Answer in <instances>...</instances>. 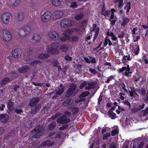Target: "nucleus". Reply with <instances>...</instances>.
Instances as JSON below:
<instances>
[{"label": "nucleus", "mask_w": 148, "mask_h": 148, "mask_svg": "<svg viewBox=\"0 0 148 148\" xmlns=\"http://www.w3.org/2000/svg\"><path fill=\"white\" fill-rule=\"evenodd\" d=\"M117 20V18L114 14H112L111 15L109 19V21L110 22V24L111 26L113 27L114 25Z\"/></svg>", "instance_id": "obj_19"}, {"label": "nucleus", "mask_w": 148, "mask_h": 148, "mask_svg": "<svg viewBox=\"0 0 148 148\" xmlns=\"http://www.w3.org/2000/svg\"><path fill=\"white\" fill-rule=\"evenodd\" d=\"M139 90H140V93L141 95L143 96V100L146 101H148V91L146 93L145 89L143 88Z\"/></svg>", "instance_id": "obj_15"}, {"label": "nucleus", "mask_w": 148, "mask_h": 148, "mask_svg": "<svg viewBox=\"0 0 148 148\" xmlns=\"http://www.w3.org/2000/svg\"><path fill=\"white\" fill-rule=\"evenodd\" d=\"M110 36L112 37L111 39L112 40H113L116 41H118V39L117 37L115 35H114L113 33L112 32H111Z\"/></svg>", "instance_id": "obj_47"}, {"label": "nucleus", "mask_w": 148, "mask_h": 148, "mask_svg": "<svg viewBox=\"0 0 148 148\" xmlns=\"http://www.w3.org/2000/svg\"><path fill=\"white\" fill-rule=\"evenodd\" d=\"M111 12L110 10H103L101 12V14L105 16H108Z\"/></svg>", "instance_id": "obj_40"}, {"label": "nucleus", "mask_w": 148, "mask_h": 148, "mask_svg": "<svg viewBox=\"0 0 148 148\" xmlns=\"http://www.w3.org/2000/svg\"><path fill=\"white\" fill-rule=\"evenodd\" d=\"M132 36L134 40V42L138 41L140 37V36H136V38L134 35H133Z\"/></svg>", "instance_id": "obj_64"}, {"label": "nucleus", "mask_w": 148, "mask_h": 148, "mask_svg": "<svg viewBox=\"0 0 148 148\" xmlns=\"http://www.w3.org/2000/svg\"><path fill=\"white\" fill-rule=\"evenodd\" d=\"M21 54V51L18 48H16L12 51V56L15 58H19Z\"/></svg>", "instance_id": "obj_13"}, {"label": "nucleus", "mask_w": 148, "mask_h": 148, "mask_svg": "<svg viewBox=\"0 0 148 148\" xmlns=\"http://www.w3.org/2000/svg\"><path fill=\"white\" fill-rule=\"evenodd\" d=\"M77 85L74 83H71L69 84V87L66 93V97L69 98L75 96L79 92V90L77 89Z\"/></svg>", "instance_id": "obj_1"}, {"label": "nucleus", "mask_w": 148, "mask_h": 148, "mask_svg": "<svg viewBox=\"0 0 148 148\" xmlns=\"http://www.w3.org/2000/svg\"><path fill=\"white\" fill-rule=\"evenodd\" d=\"M148 114V108H147L145 110L142 111L140 113L142 116H147Z\"/></svg>", "instance_id": "obj_43"}, {"label": "nucleus", "mask_w": 148, "mask_h": 148, "mask_svg": "<svg viewBox=\"0 0 148 148\" xmlns=\"http://www.w3.org/2000/svg\"><path fill=\"white\" fill-rule=\"evenodd\" d=\"M7 107L8 109L10 111L13 110L14 108V103L12 101V100L10 99L8 103Z\"/></svg>", "instance_id": "obj_28"}, {"label": "nucleus", "mask_w": 148, "mask_h": 148, "mask_svg": "<svg viewBox=\"0 0 148 148\" xmlns=\"http://www.w3.org/2000/svg\"><path fill=\"white\" fill-rule=\"evenodd\" d=\"M31 31L30 27L26 25L21 27L19 29V34L22 36H25L29 34Z\"/></svg>", "instance_id": "obj_5"}, {"label": "nucleus", "mask_w": 148, "mask_h": 148, "mask_svg": "<svg viewBox=\"0 0 148 148\" xmlns=\"http://www.w3.org/2000/svg\"><path fill=\"white\" fill-rule=\"evenodd\" d=\"M139 51V47L138 46L134 50V52L136 55L138 54Z\"/></svg>", "instance_id": "obj_63"}, {"label": "nucleus", "mask_w": 148, "mask_h": 148, "mask_svg": "<svg viewBox=\"0 0 148 148\" xmlns=\"http://www.w3.org/2000/svg\"><path fill=\"white\" fill-rule=\"evenodd\" d=\"M123 103L124 104L127 105L129 106V108H131V104L128 101L125 100L124 101Z\"/></svg>", "instance_id": "obj_52"}, {"label": "nucleus", "mask_w": 148, "mask_h": 148, "mask_svg": "<svg viewBox=\"0 0 148 148\" xmlns=\"http://www.w3.org/2000/svg\"><path fill=\"white\" fill-rule=\"evenodd\" d=\"M90 94L88 91H86L82 92L79 96V98L84 97L88 96Z\"/></svg>", "instance_id": "obj_39"}, {"label": "nucleus", "mask_w": 148, "mask_h": 148, "mask_svg": "<svg viewBox=\"0 0 148 148\" xmlns=\"http://www.w3.org/2000/svg\"><path fill=\"white\" fill-rule=\"evenodd\" d=\"M88 23L87 20H84L81 23V25L82 27H85L86 26Z\"/></svg>", "instance_id": "obj_55"}, {"label": "nucleus", "mask_w": 148, "mask_h": 148, "mask_svg": "<svg viewBox=\"0 0 148 148\" xmlns=\"http://www.w3.org/2000/svg\"><path fill=\"white\" fill-rule=\"evenodd\" d=\"M140 110L139 108L137 107H135L131 110V111L132 113H136Z\"/></svg>", "instance_id": "obj_56"}, {"label": "nucleus", "mask_w": 148, "mask_h": 148, "mask_svg": "<svg viewBox=\"0 0 148 148\" xmlns=\"http://www.w3.org/2000/svg\"><path fill=\"white\" fill-rule=\"evenodd\" d=\"M24 13L22 12H19L18 15V19L20 21H23L24 19Z\"/></svg>", "instance_id": "obj_38"}, {"label": "nucleus", "mask_w": 148, "mask_h": 148, "mask_svg": "<svg viewBox=\"0 0 148 148\" xmlns=\"http://www.w3.org/2000/svg\"><path fill=\"white\" fill-rule=\"evenodd\" d=\"M77 3L76 2H74L71 3L70 6V7L73 8H75L77 7Z\"/></svg>", "instance_id": "obj_62"}, {"label": "nucleus", "mask_w": 148, "mask_h": 148, "mask_svg": "<svg viewBox=\"0 0 148 148\" xmlns=\"http://www.w3.org/2000/svg\"><path fill=\"white\" fill-rule=\"evenodd\" d=\"M49 38L51 40H57L59 38V33L54 31H51L48 34Z\"/></svg>", "instance_id": "obj_7"}, {"label": "nucleus", "mask_w": 148, "mask_h": 148, "mask_svg": "<svg viewBox=\"0 0 148 148\" xmlns=\"http://www.w3.org/2000/svg\"><path fill=\"white\" fill-rule=\"evenodd\" d=\"M95 84V83L94 82L88 83V85L85 87V89L86 90H89L90 89L93 88Z\"/></svg>", "instance_id": "obj_31"}, {"label": "nucleus", "mask_w": 148, "mask_h": 148, "mask_svg": "<svg viewBox=\"0 0 148 148\" xmlns=\"http://www.w3.org/2000/svg\"><path fill=\"white\" fill-rule=\"evenodd\" d=\"M123 0H114L113 3H118V7L120 8H121L123 5Z\"/></svg>", "instance_id": "obj_30"}, {"label": "nucleus", "mask_w": 148, "mask_h": 148, "mask_svg": "<svg viewBox=\"0 0 148 148\" xmlns=\"http://www.w3.org/2000/svg\"><path fill=\"white\" fill-rule=\"evenodd\" d=\"M62 115L61 113L60 112H57L56 113L55 115H52L50 118L51 119L54 120L55 119L58 118Z\"/></svg>", "instance_id": "obj_42"}, {"label": "nucleus", "mask_w": 148, "mask_h": 148, "mask_svg": "<svg viewBox=\"0 0 148 148\" xmlns=\"http://www.w3.org/2000/svg\"><path fill=\"white\" fill-rule=\"evenodd\" d=\"M11 79L9 77H6L1 80L0 84L1 85H3L10 82Z\"/></svg>", "instance_id": "obj_27"}, {"label": "nucleus", "mask_w": 148, "mask_h": 148, "mask_svg": "<svg viewBox=\"0 0 148 148\" xmlns=\"http://www.w3.org/2000/svg\"><path fill=\"white\" fill-rule=\"evenodd\" d=\"M64 87L61 88L58 87L55 90L56 93L57 95H60L64 92Z\"/></svg>", "instance_id": "obj_29"}, {"label": "nucleus", "mask_w": 148, "mask_h": 148, "mask_svg": "<svg viewBox=\"0 0 148 148\" xmlns=\"http://www.w3.org/2000/svg\"><path fill=\"white\" fill-rule=\"evenodd\" d=\"M124 33L123 32H121L118 35V37L120 38H122L124 37Z\"/></svg>", "instance_id": "obj_54"}, {"label": "nucleus", "mask_w": 148, "mask_h": 148, "mask_svg": "<svg viewBox=\"0 0 148 148\" xmlns=\"http://www.w3.org/2000/svg\"><path fill=\"white\" fill-rule=\"evenodd\" d=\"M10 1L11 3L10 6L16 7L20 4L21 0H10Z\"/></svg>", "instance_id": "obj_24"}, {"label": "nucleus", "mask_w": 148, "mask_h": 148, "mask_svg": "<svg viewBox=\"0 0 148 148\" xmlns=\"http://www.w3.org/2000/svg\"><path fill=\"white\" fill-rule=\"evenodd\" d=\"M123 59L125 61L126 60L130 61L131 60L130 56L128 54L127 56H124L123 57Z\"/></svg>", "instance_id": "obj_48"}, {"label": "nucleus", "mask_w": 148, "mask_h": 148, "mask_svg": "<svg viewBox=\"0 0 148 148\" xmlns=\"http://www.w3.org/2000/svg\"><path fill=\"white\" fill-rule=\"evenodd\" d=\"M3 39L5 41H9L11 40L12 36L10 33L7 31H3V35L2 36Z\"/></svg>", "instance_id": "obj_11"}, {"label": "nucleus", "mask_w": 148, "mask_h": 148, "mask_svg": "<svg viewBox=\"0 0 148 148\" xmlns=\"http://www.w3.org/2000/svg\"><path fill=\"white\" fill-rule=\"evenodd\" d=\"M79 38L78 36H73L70 38L69 40L70 41L75 42H77L78 41Z\"/></svg>", "instance_id": "obj_37"}, {"label": "nucleus", "mask_w": 148, "mask_h": 148, "mask_svg": "<svg viewBox=\"0 0 148 148\" xmlns=\"http://www.w3.org/2000/svg\"><path fill=\"white\" fill-rule=\"evenodd\" d=\"M130 21V18H127L125 16H123L122 17V21L121 25L123 26L126 25Z\"/></svg>", "instance_id": "obj_25"}, {"label": "nucleus", "mask_w": 148, "mask_h": 148, "mask_svg": "<svg viewBox=\"0 0 148 148\" xmlns=\"http://www.w3.org/2000/svg\"><path fill=\"white\" fill-rule=\"evenodd\" d=\"M125 71H126L125 73L126 76L128 77H130L131 76V74L132 73V72H130V69L129 65H127V67H123L121 69H119L118 71L119 73H121Z\"/></svg>", "instance_id": "obj_10"}, {"label": "nucleus", "mask_w": 148, "mask_h": 148, "mask_svg": "<svg viewBox=\"0 0 148 148\" xmlns=\"http://www.w3.org/2000/svg\"><path fill=\"white\" fill-rule=\"evenodd\" d=\"M79 111V108L78 107H74L72 109V112L74 115H76Z\"/></svg>", "instance_id": "obj_41"}, {"label": "nucleus", "mask_w": 148, "mask_h": 148, "mask_svg": "<svg viewBox=\"0 0 148 148\" xmlns=\"http://www.w3.org/2000/svg\"><path fill=\"white\" fill-rule=\"evenodd\" d=\"M44 128L42 125H39L36 127L32 132V138H39L44 132Z\"/></svg>", "instance_id": "obj_2"}, {"label": "nucleus", "mask_w": 148, "mask_h": 148, "mask_svg": "<svg viewBox=\"0 0 148 148\" xmlns=\"http://www.w3.org/2000/svg\"><path fill=\"white\" fill-rule=\"evenodd\" d=\"M11 17L12 15L10 13L8 12L4 13L1 16V21L5 24H8L10 22V20Z\"/></svg>", "instance_id": "obj_6"}, {"label": "nucleus", "mask_w": 148, "mask_h": 148, "mask_svg": "<svg viewBox=\"0 0 148 148\" xmlns=\"http://www.w3.org/2000/svg\"><path fill=\"white\" fill-rule=\"evenodd\" d=\"M131 91H130L129 92L130 96L131 97H132L134 95V92H135V90L134 87H130Z\"/></svg>", "instance_id": "obj_45"}, {"label": "nucleus", "mask_w": 148, "mask_h": 148, "mask_svg": "<svg viewBox=\"0 0 148 148\" xmlns=\"http://www.w3.org/2000/svg\"><path fill=\"white\" fill-rule=\"evenodd\" d=\"M72 58L68 55L64 57V59L67 61H71L72 60Z\"/></svg>", "instance_id": "obj_59"}, {"label": "nucleus", "mask_w": 148, "mask_h": 148, "mask_svg": "<svg viewBox=\"0 0 148 148\" xmlns=\"http://www.w3.org/2000/svg\"><path fill=\"white\" fill-rule=\"evenodd\" d=\"M63 12L61 10H56L54 12L53 17L54 19H59L63 16Z\"/></svg>", "instance_id": "obj_16"}, {"label": "nucleus", "mask_w": 148, "mask_h": 148, "mask_svg": "<svg viewBox=\"0 0 148 148\" xmlns=\"http://www.w3.org/2000/svg\"><path fill=\"white\" fill-rule=\"evenodd\" d=\"M94 31L95 32L94 36L93 37V41L94 42L96 38H97L99 32V28L97 27L96 25L94 24L93 25V28L91 30V32H92Z\"/></svg>", "instance_id": "obj_12"}, {"label": "nucleus", "mask_w": 148, "mask_h": 148, "mask_svg": "<svg viewBox=\"0 0 148 148\" xmlns=\"http://www.w3.org/2000/svg\"><path fill=\"white\" fill-rule=\"evenodd\" d=\"M50 109V108L49 106H46L42 109V112H44V113L46 114L48 112V111Z\"/></svg>", "instance_id": "obj_46"}, {"label": "nucleus", "mask_w": 148, "mask_h": 148, "mask_svg": "<svg viewBox=\"0 0 148 148\" xmlns=\"http://www.w3.org/2000/svg\"><path fill=\"white\" fill-rule=\"evenodd\" d=\"M59 63L56 60H53L52 61V64L54 66L58 67V69H61V68L60 66L59 65Z\"/></svg>", "instance_id": "obj_32"}, {"label": "nucleus", "mask_w": 148, "mask_h": 148, "mask_svg": "<svg viewBox=\"0 0 148 148\" xmlns=\"http://www.w3.org/2000/svg\"><path fill=\"white\" fill-rule=\"evenodd\" d=\"M84 15L81 13H79L76 15L75 17V18L76 20H80L83 18Z\"/></svg>", "instance_id": "obj_36"}, {"label": "nucleus", "mask_w": 148, "mask_h": 148, "mask_svg": "<svg viewBox=\"0 0 148 148\" xmlns=\"http://www.w3.org/2000/svg\"><path fill=\"white\" fill-rule=\"evenodd\" d=\"M17 73L15 72H13L11 73L10 77L12 79H13L16 77L17 76Z\"/></svg>", "instance_id": "obj_51"}, {"label": "nucleus", "mask_w": 148, "mask_h": 148, "mask_svg": "<svg viewBox=\"0 0 148 148\" xmlns=\"http://www.w3.org/2000/svg\"><path fill=\"white\" fill-rule=\"evenodd\" d=\"M71 114V113L69 112H66L64 115L58 118L57 122L58 124H63L69 123L70 121L69 119V116Z\"/></svg>", "instance_id": "obj_3"}, {"label": "nucleus", "mask_w": 148, "mask_h": 148, "mask_svg": "<svg viewBox=\"0 0 148 148\" xmlns=\"http://www.w3.org/2000/svg\"><path fill=\"white\" fill-rule=\"evenodd\" d=\"M56 122H53L51 123L48 126V129L49 130H51L54 129L56 126Z\"/></svg>", "instance_id": "obj_35"}, {"label": "nucleus", "mask_w": 148, "mask_h": 148, "mask_svg": "<svg viewBox=\"0 0 148 148\" xmlns=\"http://www.w3.org/2000/svg\"><path fill=\"white\" fill-rule=\"evenodd\" d=\"M108 114L112 119H114L116 117L115 114L112 110H109L108 112Z\"/></svg>", "instance_id": "obj_33"}, {"label": "nucleus", "mask_w": 148, "mask_h": 148, "mask_svg": "<svg viewBox=\"0 0 148 148\" xmlns=\"http://www.w3.org/2000/svg\"><path fill=\"white\" fill-rule=\"evenodd\" d=\"M9 119L8 116L6 114H0V121L3 123L7 122Z\"/></svg>", "instance_id": "obj_20"}, {"label": "nucleus", "mask_w": 148, "mask_h": 148, "mask_svg": "<svg viewBox=\"0 0 148 148\" xmlns=\"http://www.w3.org/2000/svg\"><path fill=\"white\" fill-rule=\"evenodd\" d=\"M73 103V100L71 99H68L65 100L62 103V105L64 106H69Z\"/></svg>", "instance_id": "obj_22"}, {"label": "nucleus", "mask_w": 148, "mask_h": 148, "mask_svg": "<svg viewBox=\"0 0 148 148\" xmlns=\"http://www.w3.org/2000/svg\"><path fill=\"white\" fill-rule=\"evenodd\" d=\"M89 72L92 74L95 75L97 73V71L93 69L89 68Z\"/></svg>", "instance_id": "obj_58"}, {"label": "nucleus", "mask_w": 148, "mask_h": 148, "mask_svg": "<svg viewBox=\"0 0 148 148\" xmlns=\"http://www.w3.org/2000/svg\"><path fill=\"white\" fill-rule=\"evenodd\" d=\"M53 143H51V141L49 140H46L45 141L42 142L41 143V145L43 147L47 146V147H50L52 145Z\"/></svg>", "instance_id": "obj_26"}, {"label": "nucleus", "mask_w": 148, "mask_h": 148, "mask_svg": "<svg viewBox=\"0 0 148 148\" xmlns=\"http://www.w3.org/2000/svg\"><path fill=\"white\" fill-rule=\"evenodd\" d=\"M110 136V134L109 133H106L103 134V140H106L108 139V138Z\"/></svg>", "instance_id": "obj_49"}, {"label": "nucleus", "mask_w": 148, "mask_h": 148, "mask_svg": "<svg viewBox=\"0 0 148 148\" xmlns=\"http://www.w3.org/2000/svg\"><path fill=\"white\" fill-rule=\"evenodd\" d=\"M50 55L47 53H42L39 54L37 55V58L40 59H44L50 57Z\"/></svg>", "instance_id": "obj_23"}, {"label": "nucleus", "mask_w": 148, "mask_h": 148, "mask_svg": "<svg viewBox=\"0 0 148 148\" xmlns=\"http://www.w3.org/2000/svg\"><path fill=\"white\" fill-rule=\"evenodd\" d=\"M61 0H52L53 5L56 6H59L61 4Z\"/></svg>", "instance_id": "obj_34"}, {"label": "nucleus", "mask_w": 148, "mask_h": 148, "mask_svg": "<svg viewBox=\"0 0 148 148\" xmlns=\"http://www.w3.org/2000/svg\"><path fill=\"white\" fill-rule=\"evenodd\" d=\"M40 99L38 97L34 98L30 100L29 103V105L30 106H34L38 102Z\"/></svg>", "instance_id": "obj_18"}, {"label": "nucleus", "mask_w": 148, "mask_h": 148, "mask_svg": "<svg viewBox=\"0 0 148 148\" xmlns=\"http://www.w3.org/2000/svg\"><path fill=\"white\" fill-rule=\"evenodd\" d=\"M29 69V67L25 65L20 67L18 69L20 73H22L27 72Z\"/></svg>", "instance_id": "obj_17"}, {"label": "nucleus", "mask_w": 148, "mask_h": 148, "mask_svg": "<svg viewBox=\"0 0 148 148\" xmlns=\"http://www.w3.org/2000/svg\"><path fill=\"white\" fill-rule=\"evenodd\" d=\"M14 111L15 113L18 114H21L23 112V110L21 109H15L14 110Z\"/></svg>", "instance_id": "obj_57"}, {"label": "nucleus", "mask_w": 148, "mask_h": 148, "mask_svg": "<svg viewBox=\"0 0 148 148\" xmlns=\"http://www.w3.org/2000/svg\"><path fill=\"white\" fill-rule=\"evenodd\" d=\"M89 57L90 60V62H91L93 63H97V61L95 57L90 56H89Z\"/></svg>", "instance_id": "obj_50"}, {"label": "nucleus", "mask_w": 148, "mask_h": 148, "mask_svg": "<svg viewBox=\"0 0 148 148\" xmlns=\"http://www.w3.org/2000/svg\"><path fill=\"white\" fill-rule=\"evenodd\" d=\"M30 113L32 114H36L37 112L35 108H32L31 111H30Z\"/></svg>", "instance_id": "obj_61"}, {"label": "nucleus", "mask_w": 148, "mask_h": 148, "mask_svg": "<svg viewBox=\"0 0 148 148\" xmlns=\"http://www.w3.org/2000/svg\"><path fill=\"white\" fill-rule=\"evenodd\" d=\"M40 36L38 34H34L31 40L32 43L35 44L39 42L41 40Z\"/></svg>", "instance_id": "obj_14"}, {"label": "nucleus", "mask_w": 148, "mask_h": 148, "mask_svg": "<svg viewBox=\"0 0 148 148\" xmlns=\"http://www.w3.org/2000/svg\"><path fill=\"white\" fill-rule=\"evenodd\" d=\"M108 45L110 46L113 45L114 46H115L116 45L118 44L117 42H114L113 44L111 42V41L108 38Z\"/></svg>", "instance_id": "obj_60"}, {"label": "nucleus", "mask_w": 148, "mask_h": 148, "mask_svg": "<svg viewBox=\"0 0 148 148\" xmlns=\"http://www.w3.org/2000/svg\"><path fill=\"white\" fill-rule=\"evenodd\" d=\"M73 32V29H69L64 31L63 33V35L64 37L68 38L72 34Z\"/></svg>", "instance_id": "obj_21"}, {"label": "nucleus", "mask_w": 148, "mask_h": 148, "mask_svg": "<svg viewBox=\"0 0 148 148\" xmlns=\"http://www.w3.org/2000/svg\"><path fill=\"white\" fill-rule=\"evenodd\" d=\"M41 63V62L39 60H34L31 63H29V64H30L32 65H35L38 63Z\"/></svg>", "instance_id": "obj_53"}, {"label": "nucleus", "mask_w": 148, "mask_h": 148, "mask_svg": "<svg viewBox=\"0 0 148 148\" xmlns=\"http://www.w3.org/2000/svg\"><path fill=\"white\" fill-rule=\"evenodd\" d=\"M60 49L63 52H66L68 49V48L65 45H62L60 46Z\"/></svg>", "instance_id": "obj_44"}, {"label": "nucleus", "mask_w": 148, "mask_h": 148, "mask_svg": "<svg viewBox=\"0 0 148 148\" xmlns=\"http://www.w3.org/2000/svg\"><path fill=\"white\" fill-rule=\"evenodd\" d=\"M52 16L51 12L48 11L45 12L41 16V19L44 22H46L49 21Z\"/></svg>", "instance_id": "obj_8"}, {"label": "nucleus", "mask_w": 148, "mask_h": 148, "mask_svg": "<svg viewBox=\"0 0 148 148\" xmlns=\"http://www.w3.org/2000/svg\"><path fill=\"white\" fill-rule=\"evenodd\" d=\"M71 25V21L68 19H64L60 23L61 26L65 28L70 27Z\"/></svg>", "instance_id": "obj_9"}, {"label": "nucleus", "mask_w": 148, "mask_h": 148, "mask_svg": "<svg viewBox=\"0 0 148 148\" xmlns=\"http://www.w3.org/2000/svg\"><path fill=\"white\" fill-rule=\"evenodd\" d=\"M60 44L58 42L53 43L50 47L47 48V51L51 54H57L59 53L58 47Z\"/></svg>", "instance_id": "obj_4"}]
</instances>
